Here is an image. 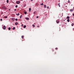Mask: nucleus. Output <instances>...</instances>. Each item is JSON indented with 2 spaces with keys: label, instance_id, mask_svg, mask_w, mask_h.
Listing matches in <instances>:
<instances>
[{
  "label": "nucleus",
  "instance_id": "nucleus-38",
  "mask_svg": "<svg viewBox=\"0 0 74 74\" xmlns=\"http://www.w3.org/2000/svg\"><path fill=\"white\" fill-rule=\"evenodd\" d=\"M16 15H18V14H16Z\"/></svg>",
  "mask_w": 74,
  "mask_h": 74
},
{
  "label": "nucleus",
  "instance_id": "nucleus-41",
  "mask_svg": "<svg viewBox=\"0 0 74 74\" xmlns=\"http://www.w3.org/2000/svg\"><path fill=\"white\" fill-rule=\"evenodd\" d=\"M37 27H39V26H37Z\"/></svg>",
  "mask_w": 74,
  "mask_h": 74
},
{
  "label": "nucleus",
  "instance_id": "nucleus-43",
  "mask_svg": "<svg viewBox=\"0 0 74 74\" xmlns=\"http://www.w3.org/2000/svg\"><path fill=\"white\" fill-rule=\"evenodd\" d=\"M65 24H67V23H65Z\"/></svg>",
  "mask_w": 74,
  "mask_h": 74
},
{
  "label": "nucleus",
  "instance_id": "nucleus-6",
  "mask_svg": "<svg viewBox=\"0 0 74 74\" xmlns=\"http://www.w3.org/2000/svg\"><path fill=\"white\" fill-rule=\"evenodd\" d=\"M18 24V23L17 22L15 23V25H17Z\"/></svg>",
  "mask_w": 74,
  "mask_h": 74
},
{
  "label": "nucleus",
  "instance_id": "nucleus-24",
  "mask_svg": "<svg viewBox=\"0 0 74 74\" xmlns=\"http://www.w3.org/2000/svg\"><path fill=\"white\" fill-rule=\"evenodd\" d=\"M36 11H35L34 12V14H36Z\"/></svg>",
  "mask_w": 74,
  "mask_h": 74
},
{
  "label": "nucleus",
  "instance_id": "nucleus-25",
  "mask_svg": "<svg viewBox=\"0 0 74 74\" xmlns=\"http://www.w3.org/2000/svg\"><path fill=\"white\" fill-rule=\"evenodd\" d=\"M15 20H16V21H18V19L16 18V19H15Z\"/></svg>",
  "mask_w": 74,
  "mask_h": 74
},
{
  "label": "nucleus",
  "instance_id": "nucleus-23",
  "mask_svg": "<svg viewBox=\"0 0 74 74\" xmlns=\"http://www.w3.org/2000/svg\"><path fill=\"white\" fill-rule=\"evenodd\" d=\"M43 4H43V3H42L40 4V5H43Z\"/></svg>",
  "mask_w": 74,
  "mask_h": 74
},
{
  "label": "nucleus",
  "instance_id": "nucleus-40",
  "mask_svg": "<svg viewBox=\"0 0 74 74\" xmlns=\"http://www.w3.org/2000/svg\"><path fill=\"white\" fill-rule=\"evenodd\" d=\"M64 21H65V20H64Z\"/></svg>",
  "mask_w": 74,
  "mask_h": 74
},
{
  "label": "nucleus",
  "instance_id": "nucleus-21",
  "mask_svg": "<svg viewBox=\"0 0 74 74\" xmlns=\"http://www.w3.org/2000/svg\"><path fill=\"white\" fill-rule=\"evenodd\" d=\"M32 26H33V27H35V25H34V24H33L32 25Z\"/></svg>",
  "mask_w": 74,
  "mask_h": 74
},
{
  "label": "nucleus",
  "instance_id": "nucleus-15",
  "mask_svg": "<svg viewBox=\"0 0 74 74\" xmlns=\"http://www.w3.org/2000/svg\"><path fill=\"white\" fill-rule=\"evenodd\" d=\"M22 15H21L20 16V19H21V18H22V17H22Z\"/></svg>",
  "mask_w": 74,
  "mask_h": 74
},
{
  "label": "nucleus",
  "instance_id": "nucleus-7",
  "mask_svg": "<svg viewBox=\"0 0 74 74\" xmlns=\"http://www.w3.org/2000/svg\"><path fill=\"white\" fill-rule=\"evenodd\" d=\"M67 21L68 22H70V19H68L67 20Z\"/></svg>",
  "mask_w": 74,
  "mask_h": 74
},
{
  "label": "nucleus",
  "instance_id": "nucleus-16",
  "mask_svg": "<svg viewBox=\"0 0 74 74\" xmlns=\"http://www.w3.org/2000/svg\"><path fill=\"white\" fill-rule=\"evenodd\" d=\"M58 5H59V7H60V3H58Z\"/></svg>",
  "mask_w": 74,
  "mask_h": 74
},
{
  "label": "nucleus",
  "instance_id": "nucleus-26",
  "mask_svg": "<svg viewBox=\"0 0 74 74\" xmlns=\"http://www.w3.org/2000/svg\"><path fill=\"white\" fill-rule=\"evenodd\" d=\"M8 0H7V3H8Z\"/></svg>",
  "mask_w": 74,
  "mask_h": 74
},
{
  "label": "nucleus",
  "instance_id": "nucleus-14",
  "mask_svg": "<svg viewBox=\"0 0 74 74\" xmlns=\"http://www.w3.org/2000/svg\"><path fill=\"white\" fill-rule=\"evenodd\" d=\"M4 17L5 18H7V16H4Z\"/></svg>",
  "mask_w": 74,
  "mask_h": 74
},
{
  "label": "nucleus",
  "instance_id": "nucleus-31",
  "mask_svg": "<svg viewBox=\"0 0 74 74\" xmlns=\"http://www.w3.org/2000/svg\"><path fill=\"white\" fill-rule=\"evenodd\" d=\"M70 0H69L68 1V3H70Z\"/></svg>",
  "mask_w": 74,
  "mask_h": 74
},
{
  "label": "nucleus",
  "instance_id": "nucleus-36",
  "mask_svg": "<svg viewBox=\"0 0 74 74\" xmlns=\"http://www.w3.org/2000/svg\"><path fill=\"white\" fill-rule=\"evenodd\" d=\"M21 26H23V24H22V25H21Z\"/></svg>",
  "mask_w": 74,
  "mask_h": 74
},
{
  "label": "nucleus",
  "instance_id": "nucleus-22",
  "mask_svg": "<svg viewBox=\"0 0 74 74\" xmlns=\"http://www.w3.org/2000/svg\"><path fill=\"white\" fill-rule=\"evenodd\" d=\"M15 7L16 8H17V7H18V5H16L15 6Z\"/></svg>",
  "mask_w": 74,
  "mask_h": 74
},
{
  "label": "nucleus",
  "instance_id": "nucleus-42",
  "mask_svg": "<svg viewBox=\"0 0 74 74\" xmlns=\"http://www.w3.org/2000/svg\"><path fill=\"white\" fill-rule=\"evenodd\" d=\"M46 15H47V14H46Z\"/></svg>",
  "mask_w": 74,
  "mask_h": 74
},
{
  "label": "nucleus",
  "instance_id": "nucleus-19",
  "mask_svg": "<svg viewBox=\"0 0 74 74\" xmlns=\"http://www.w3.org/2000/svg\"><path fill=\"white\" fill-rule=\"evenodd\" d=\"M26 4H25L24 6V7H26Z\"/></svg>",
  "mask_w": 74,
  "mask_h": 74
},
{
  "label": "nucleus",
  "instance_id": "nucleus-34",
  "mask_svg": "<svg viewBox=\"0 0 74 74\" xmlns=\"http://www.w3.org/2000/svg\"><path fill=\"white\" fill-rule=\"evenodd\" d=\"M58 48H56V49H58Z\"/></svg>",
  "mask_w": 74,
  "mask_h": 74
},
{
  "label": "nucleus",
  "instance_id": "nucleus-37",
  "mask_svg": "<svg viewBox=\"0 0 74 74\" xmlns=\"http://www.w3.org/2000/svg\"><path fill=\"white\" fill-rule=\"evenodd\" d=\"M9 11H10V9H9Z\"/></svg>",
  "mask_w": 74,
  "mask_h": 74
},
{
  "label": "nucleus",
  "instance_id": "nucleus-44",
  "mask_svg": "<svg viewBox=\"0 0 74 74\" xmlns=\"http://www.w3.org/2000/svg\"><path fill=\"white\" fill-rule=\"evenodd\" d=\"M21 0V1H22V0Z\"/></svg>",
  "mask_w": 74,
  "mask_h": 74
},
{
  "label": "nucleus",
  "instance_id": "nucleus-17",
  "mask_svg": "<svg viewBox=\"0 0 74 74\" xmlns=\"http://www.w3.org/2000/svg\"><path fill=\"white\" fill-rule=\"evenodd\" d=\"M31 8H29V11H31Z\"/></svg>",
  "mask_w": 74,
  "mask_h": 74
},
{
  "label": "nucleus",
  "instance_id": "nucleus-27",
  "mask_svg": "<svg viewBox=\"0 0 74 74\" xmlns=\"http://www.w3.org/2000/svg\"><path fill=\"white\" fill-rule=\"evenodd\" d=\"M47 8H48V9H49V6H47Z\"/></svg>",
  "mask_w": 74,
  "mask_h": 74
},
{
  "label": "nucleus",
  "instance_id": "nucleus-8",
  "mask_svg": "<svg viewBox=\"0 0 74 74\" xmlns=\"http://www.w3.org/2000/svg\"><path fill=\"white\" fill-rule=\"evenodd\" d=\"M26 19L27 20H29V18L27 17H26Z\"/></svg>",
  "mask_w": 74,
  "mask_h": 74
},
{
  "label": "nucleus",
  "instance_id": "nucleus-32",
  "mask_svg": "<svg viewBox=\"0 0 74 74\" xmlns=\"http://www.w3.org/2000/svg\"><path fill=\"white\" fill-rule=\"evenodd\" d=\"M17 15H18V16H19V13H18V14H17Z\"/></svg>",
  "mask_w": 74,
  "mask_h": 74
},
{
  "label": "nucleus",
  "instance_id": "nucleus-12",
  "mask_svg": "<svg viewBox=\"0 0 74 74\" xmlns=\"http://www.w3.org/2000/svg\"><path fill=\"white\" fill-rule=\"evenodd\" d=\"M8 29L9 30H11V28L10 27H9L8 28Z\"/></svg>",
  "mask_w": 74,
  "mask_h": 74
},
{
  "label": "nucleus",
  "instance_id": "nucleus-3",
  "mask_svg": "<svg viewBox=\"0 0 74 74\" xmlns=\"http://www.w3.org/2000/svg\"><path fill=\"white\" fill-rule=\"evenodd\" d=\"M59 22L60 21L58 20H57L56 21V22L57 23H59Z\"/></svg>",
  "mask_w": 74,
  "mask_h": 74
},
{
  "label": "nucleus",
  "instance_id": "nucleus-35",
  "mask_svg": "<svg viewBox=\"0 0 74 74\" xmlns=\"http://www.w3.org/2000/svg\"><path fill=\"white\" fill-rule=\"evenodd\" d=\"M36 18H38V16H37L36 17Z\"/></svg>",
  "mask_w": 74,
  "mask_h": 74
},
{
  "label": "nucleus",
  "instance_id": "nucleus-13",
  "mask_svg": "<svg viewBox=\"0 0 74 74\" xmlns=\"http://www.w3.org/2000/svg\"><path fill=\"white\" fill-rule=\"evenodd\" d=\"M44 8H46V5H44Z\"/></svg>",
  "mask_w": 74,
  "mask_h": 74
},
{
  "label": "nucleus",
  "instance_id": "nucleus-9",
  "mask_svg": "<svg viewBox=\"0 0 74 74\" xmlns=\"http://www.w3.org/2000/svg\"><path fill=\"white\" fill-rule=\"evenodd\" d=\"M70 11H71V12H73V10L70 9Z\"/></svg>",
  "mask_w": 74,
  "mask_h": 74
},
{
  "label": "nucleus",
  "instance_id": "nucleus-18",
  "mask_svg": "<svg viewBox=\"0 0 74 74\" xmlns=\"http://www.w3.org/2000/svg\"><path fill=\"white\" fill-rule=\"evenodd\" d=\"M13 30H15V27H13Z\"/></svg>",
  "mask_w": 74,
  "mask_h": 74
},
{
  "label": "nucleus",
  "instance_id": "nucleus-10",
  "mask_svg": "<svg viewBox=\"0 0 74 74\" xmlns=\"http://www.w3.org/2000/svg\"><path fill=\"white\" fill-rule=\"evenodd\" d=\"M26 25H25L23 26L24 28H26Z\"/></svg>",
  "mask_w": 74,
  "mask_h": 74
},
{
  "label": "nucleus",
  "instance_id": "nucleus-33",
  "mask_svg": "<svg viewBox=\"0 0 74 74\" xmlns=\"http://www.w3.org/2000/svg\"><path fill=\"white\" fill-rule=\"evenodd\" d=\"M0 21H2V20H3V19H0Z\"/></svg>",
  "mask_w": 74,
  "mask_h": 74
},
{
  "label": "nucleus",
  "instance_id": "nucleus-30",
  "mask_svg": "<svg viewBox=\"0 0 74 74\" xmlns=\"http://www.w3.org/2000/svg\"><path fill=\"white\" fill-rule=\"evenodd\" d=\"M14 11H16V9H15L14 10Z\"/></svg>",
  "mask_w": 74,
  "mask_h": 74
},
{
  "label": "nucleus",
  "instance_id": "nucleus-5",
  "mask_svg": "<svg viewBox=\"0 0 74 74\" xmlns=\"http://www.w3.org/2000/svg\"><path fill=\"white\" fill-rule=\"evenodd\" d=\"M3 8H4V9H5V10H6L7 9V8H6V7L5 6H3L2 7Z\"/></svg>",
  "mask_w": 74,
  "mask_h": 74
},
{
  "label": "nucleus",
  "instance_id": "nucleus-29",
  "mask_svg": "<svg viewBox=\"0 0 74 74\" xmlns=\"http://www.w3.org/2000/svg\"><path fill=\"white\" fill-rule=\"evenodd\" d=\"M73 25H74V24L72 23V26H73Z\"/></svg>",
  "mask_w": 74,
  "mask_h": 74
},
{
  "label": "nucleus",
  "instance_id": "nucleus-2",
  "mask_svg": "<svg viewBox=\"0 0 74 74\" xmlns=\"http://www.w3.org/2000/svg\"><path fill=\"white\" fill-rule=\"evenodd\" d=\"M20 1H17L16 2V4H19V3H20Z\"/></svg>",
  "mask_w": 74,
  "mask_h": 74
},
{
  "label": "nucleus",
  "instance_id": "nucleus-4",
  "mask_svg": "<svg viewBox=\"0 0 74 74\" xmlns=\"http://www.w3.org/2000/svg\"><path fill=\"white\" fill-rule=\"evenodd\" d=\"M12 20L14 21H15V19L14 18H12Z\"/></svg>",
  "mask_w": 74,
  "mask_h": 74
},
{
  "label": "nucleus",
  "instance_id": "nucleus-20",
  "mask_svg": "<svg viewBox=\"0 0 74 74\" xmlns=\"http://www.w3.org/2000/svg\"><path fill=\"white\" fill-rule=\"evenodd\" d=\"M24 14H27V12H24Z\"/></svg>",
  "mask_w": 74,
  "mask_h": 74
},
{
  "label": "nucleus",
  "instance_id": "nucleus-39",
  "mask_svg": "<svg viewBox=\"0 0 74 74\" xmlns=\"http://www.w3.org/2000/svg\"><path fill=\"white\" fill-rule=\"evenodd\" d=\"M33 1V0H31V1Z\"/></svg>",
  "mask_w": 74,
  "mask_h": 74
},
{
  "label": "nucleus",
  "instance_id": "nucleus-11",
  "mask_svg": "<svg viewBox=\"0 0 74 74\" xmlns=\"http://www.w3.org/2000/svg\"><path fill=\"white\" fill-rule=\"evenodd\" d=\"M67 19H69L70 18V17L68 16L66 17Z\"/></svg>",
  "mask_w": 74,
  "mask_h": 74
},
{
  "label": "nucleus",
  "instance_id": "nucleus-28",
  "mask_svg": "<svg viewBox=\"0 0 74 74\" xmlns=\"http://www.w3.org/2000/svg\"><path fill=\"white\" fill-rule=\"evenodd\" d=\"M21 37H22V38H23V36H21Z\"/></svg>",
  "mask_w": 74,
  "mask_h": 74
},
{
  "label": "nucleus",
  "instance_id": "nucleus-1",
  "mask_svg": "<svg viewBox=\"0 0 74 74\" xmlns=\"http://www.w3.org/2000/svg\"><path fill=\"white\" fill-rule=\"evenodd\" d=\"M5 29H6V27L5 26H4L3 27V29L4 30H5Z\"/></svg>",
  "mask_w": 74,
  "mask_h": 74
}]
</instances>
